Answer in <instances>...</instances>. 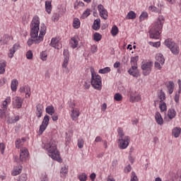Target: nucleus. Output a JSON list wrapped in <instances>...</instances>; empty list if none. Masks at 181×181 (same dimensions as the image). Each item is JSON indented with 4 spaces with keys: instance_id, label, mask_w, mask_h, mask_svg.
<instances>
[{
    "instance_id": "nucleus-1",
    "label": "nucleus",
    "mask_w": 181,
    "mask_h": 181,
    "mask_svg": "<svg viewBox=\"0 0 181 181\" xmlns=\"http://www.w3.org/2000/svg\"><path fill=\"white\" fill-rule=\"evenodd\" d=\"M40 19L35 16L30 23V36L36 43H40L43 40V36L46 35V25L42 23L40 28Z\"/></svg>"
},
{
    "instance_id": "nucleus-2",
    "label": "nucleus",
    "mask_w": 181,
    "mask_h": 181,
    "mask_svg": "<svg viewBox=\"0 0 181 181\" xmlns=\"http://www.w3.org/2000/svg\"><path fill=\"white\" fill-rule=\"evenodd\" d=\"M44 148L47 151L49 158H52L54 160H57V162H59V163L63 162L62 157H60V153L57 150V143H56V141L51 139L45 144Z\"/></svg>"
},
{
    "instance_id": "nucleus-3",
    "label": "nucleus",
    "mask_w": 181,
    "mask_h": 181,
    "mask_svg": "<svg viewBox=\"0 0 181 181\" xmlns=\"http://www.w3.org/2000/svg\"><path fill=\"white\" fill-rule=\"evenodd\" d=\"M163 23H165V17L159 16L149 31L151 39H159L160 37V30L163 28Z\"/></svg>"
},
{
    "instance_id": "nucleus-4",
    "label": "nucleus",
    "mask_w": 181,
    "mask_h": 181,
    "mask_svg": "<svg viewBox=\"0 0 181 181\" xmlns=\"http://www.w3.org/2000/svg\"><path fill=\"white\" fill-rule=\"evenodd\" d=\"M117 144L119 149H127L129 146V142H131V137H129V136H125V133H124V129H122V128L121 127H119L117 129Z\"/></svg>"
},
{
    "instance_id": "nucleus-5",
    "label": "nucleus",
    "mask_w": 181,
    "mask_h": 181,
    "mask_svg": "<svg viewBox=\"0 0 181 181\" xmlns=\"http://www.w3.org/2000/svg\"><path fill=\"white\" fill-rule=\"evenodd\" d=\"M91 73V86L95 90H101V87L103 86V83L101 81V76L100 75H97L95 71H94V69H90Z\"/></svg>"
},
{
    "instance_id": "nucleus-6",
    "label": "nucleus",
    "mask_w": 181,
    "mask_h": 181,
    "mask_svg": "<svg viewBox=\"0 0 181 181\" xmlns=\"http://www.w3.org/2000/svg\"><path fill=\"white\" fill-rule=\"evenodd\" d=\"M28 156H29L28 148H23L20 150V158L18 156H15L14 159L17 163H21V162H26Z\"/></svg>"
},
{
    "instance_id": "nucleus-7",
    "label": "nucleus",
    "mask_w": 181,
    "mask_h": 181,
    "mask_svg": "<svg viewBox=\"0 0 181 181\" xmlns=\"http://www.w3.org/2000/svg\"><path fill=\"white\" fill-rule=\"evenodd\" d=\"M153 64L151 62H143L141 63V70L143 71L144 76H149L152 71Z\"/></svg>"
},
{
    "instance_id": "nucleus-8",
    "label": "nucleus",
    "mask_w": 181,
    "mask_h": 181,
    "mask_svg": "<svg viewBox=\"0 0 181 181\" xmlns=\"http://www.w3.org/2000/svg\"><path fill=\"white\" fill-rule=\"evenodd\" d=\"M49 122H50V117H49V115H46L44 117L42 124L40 126V129H39L40 135H42V134H43V132L46 131V128H47Z\"/></svg>"
},
{
    "instance_id": "nucleus-9",
    "label": "nucleus",
    "mask_w": 181,
    "mask_h": 181,
    "mask_svg": "<svg viewBox=\"0 0 181 181\" xmlns=\"http://www.w3.org/2000/svg\"><path fill=\"white\" fill-rule=\"evenodd\" d=\"M69 60H70V54L69 52V49H64V61L62 63L63 69H66V70H69V68H67V66H69Z\"/></svg>"
},
{
    "instance_id": "nucleus-10",
    "label": "nucleus",
    "mask_w": 181,
    "mask_h": 181,
    "mask_svg": "<svg viewBox=\"0 0 181 181\" xmlns=\"http://www.w3.org/2000/svg\"><path fill=\"white\" fill-rule=\"evenodd\" d=\"M23 104V99L22 98L16 96L13 98V108H22Z\"/></svg>"
},
{
    "instance_id": "nucleus-11",
    "label": "nucleus",
    "mask_w": 181,
    "mask_h": 181,
    "mask_svg": "<svg viewBox=\"0 0 181 181\" xmlns=\"http://www.w3.org/2000/svg\"><path fill=\"white\" fill-rule=\"evenodd\" d=\"M98 10L100 13V16L103 19H108V11L104 8V6L99 4L98 6Z\"/></svg>"
},
{
    "instance_id": "nucleus-12",
    "label": "nucleus",
    "mask_w": 181,
    "mask_h": 181,
    "mask_svg": "<svg viewBox=\"0 0 181 181\" xmlns=\"http://www.w3.org/2000/svg\"><path fill=\"white\" fill-rule=\"evenodd\" d=\"M141 100H142L141 95L137 94L136 92L130 93L129 95L130 103H139Z\"/></svg>"
},
{
    "instance_id": "nucleus-13",
    "label": "nucleus",
    "mask_w": 181,
    "mask_h": 181,
    "mask_svg": "<svg viewBox=\"0 0 181 181\" xmlns=\"http://www.w3.org/2000/svg\"><path fill=\"white\" fill-rule=\"evenodd\" d=\"M128 73L130 76H133V77H138V76H139L138 66H132V67L128 70Z\"/></svg>"
},
{
    "instance_id": "nucleus-14",
    "label": "nucleus",
    "mask_w": 181,
    "mask_h": 181,
    "mask_svg": "<svg viewBox=\"0 0 181 181\" xmlns=\"http://www.w3.org/2000/svg\"><path fill=\"white\" fill-rule=\"evenodd\" d=\"M50 46L52 47H54V49H62V43L59 42V40L57 38H52L51 40Z\"/></svg>"
},
{
    "instance_id": "nucleus-15",
    "label": "nucleus",
    "mask_w": 181,
    "mask_h": 181,
    "mask_svg": "<svg viewBox=\"0 0 181 181\" xmlns=\"http://www.w3.org/2000/svg\"><path fill=\"white\" fill-rule=\"evenodd\" d=\"M78 117H80V110L78 109H73L71 111V117L73 121H77L78 119Z\"/></svg>"
},
{
    "instance_id": "nucleus-16",
    "label": "nucleus",
    "mask_w": 181,
    "mask_h": 181,
    "mask_svg": "<svg viewBox=\"0 0 181 181\" xmlns=\"http://www.w3.org/2000/svg\"><path fill=\"white\" fill-rule=\"evenodd\" d=\"M168 117H166L167 121H172L175 117H176V110L175 109H169L168 111Z\"/></svg>"
},
{
    "instance_id": "nucleus-17",
    "label": "nucleus",
    "mask_w": 181,
    "mask_h": 181,
    "mask_svg": "<svg viewBox=\"0 0 181 181\" xmlns=\"http://www.w3.org/2000/svg\"><path fill=\"white\" fill-rule=\"evenodd\" d=\"M155 119L156 122L158 125H163V118L162 117V115H160V112H156L155 114Z\"/></svg>"
},
{
    "instance_id": "nucleus-18",
    "label": "nucleus",
    "mask_w": 181,
    "mask_h": 181,
    "mask_svg": "<svg viewBox=\"0 0 181 181\" xmlns=\"http://www.w3.org/2000/svg\"><path fill=\"white\" fill-rule=\"evenodd\" d=\"M78 40H79L78 35H75L71 39L70 43L73 49H76V47L78 46Z\"/></svg>"
},
{
    "instance_id": "nucleus-19",
    "label": "nucleus",
    "mask_w": 181,
    "mask_h": 181,
    "mask_svg": "<svg viewBox=\"0 0 181 181\" xmlns=\"http://www.w3.org/2000/svg\"><path fill=\"white\" fill-rule=\"evenodd\" d=\"M18 49H19V45L15 44L13 47L9 50L8 57L10 59H12V57H13V54H15V52H16V50H18Z\"/></svg>"
},
{
    "instance_id": "nucleus-20",
    "label": "nucleus",
    "mask_w": 181,
    "mask_h": 181,
    "mask_svg": "<svg viewBox=\"0 0 181 181\" xmlns=\"http://www.w3.org/2000/svg\"><path fill=\"white\" fill-rule=\"evenodd\" d=\"M11 97H6V99L3 101L2 105H1V108L2 110H7L8 109V106L9 105V104H11Z\"/></svg>"
},
{
    "instance_id": "nucleus-21",
    "label": "nucleus",
    "mask_w": 181,
    "mask_h": 181,
    "mask_svg": "<svg viewBox=\"0 0 181 181\" xmlns=\"http://www.w3.org/2000/svg\"><path fill=\"white\" fill-rule=\"evenodd\" d=\"M36 108H37L36 115L37 118H41L42 115L43 114V106H42V105L40 104H38L37 105Z\"/></svg>"
},
{
    "instance_id": "nucleus-22",
    "label": "nucleus",
    "mask_w": 181,
    "mask_h": 181,
    "mask_svg": "<svg viewBox=\"0 0 181 181\" xmlns=\"http://www.w3.org/2000/svg\"><path fill=\"white\" fill-rule=\"evenodd\" d=\"M173 136H175V138H179L181 134V128L180 127H174L172 131Z\"/></svg>"
},
{
    "instance_id": "nucleus-23",
    "label": "nucleus",
    "mask_w": 181,
    "mask_h": 181,
    "mask_svg": "<svg viewBox=\"0 0 181 181\" xmlns=\"http://www.w3.org/2000/svg\"><path fill=\"white\" fill-rule=\"evenodd\" d=\"M25 141H26L25 139H17L16 141V148L17 149H19L23 146V144H25Z\"/></svg>"
},
{
    "instance_id": "nucleus-24",
    "label": "nucleus",
    "mask_w": 181,
    "mask_h": 181,
    "mask_svg": "<svg viewBox=\"0 0 181 181\" xmlns=\"http://www.w3.org/2000/svg\"><path fill=\"white\" fill-rule=\"evenodd\" d=\"M19 119H20V117L18 115L14 116L13 117H11L8 116L7 117L6 121L8 124H15V122H18V121H19Z\"/></svg>"
},
{
    "instance_id": "nucleus-25",
    "label": "nucleus",
    "mask_w": 181,
    "mask_h": 181,
    "mask_svg": "<svg viewBox=\"0 0 181 181\" xmlns=\"http://www.w3.org/2000/svg\"><path fill=\"white\" fill-rule=\"evenodd\" d=\"M100 26H101V21L100 19H96L94 21L92 28L94 30H98Z\"/></svg>"
},
{
    "instance_id": "nucleus-26",
    "label": "nucleus",
    "mask_w": 181,
    "mask_h": 181,
    "mask_svg": "<svg viewBox=\"0 0 181 181\" xmlns=\"http://www.w3.org/2000/svg\"><path fill=\"white\" fill-rule=\"evenodd\" d=\"M156 62L160 63V64H165V58L162 54H157L156 56Z\"/></svg>"
},
{
    "instance_id": "nucleus-27",
    "label": "nucleus",
    "mask_w": 181,
    "mask_h": 181,
    "mask_svg": "<svg viewBox=\"0 0 181 181\" xmlns=\"http://www.w3.org/2000/svg\"><path fill=\"white\" fill-rule=\"evenodd\" d=\"M22 173V167H16L13 168L11 175L12 176H18Z\"/></svg>"
},
{
    "instance_id": "nucleus-28",
    "label": "nucleus",
    "mask_w": 181,
    "mask_h": 181,
    "mask_svg": "<svg viewBox=\"0 0 181 181\" xmlns=\"http://www.w3.org/2000/svg\"><path fill=\"white\" fill-rule=\"evenodd\" d=\"M6 67V62L5 60L0 61V74L5 73V69Z\"/></svg>"
},
{
    "instance_id": "nucleus-29",
    "label": "nucleus",
    "mask_w": 181,
    "mask_h": 181,
    "mask_svg": "<svg viewBox=\"0 0 181 181\" xmlns=\"http://www.w3.org/2000/svg\"><path fill=\"white\" fill-rule=\"evenodd\" d=\"M167 88L169 94H173V90H175V83L173 81H169L168 84L167 85Z\"/></svg>"
},
{
    "instance_id": "nucleus-30",
    "label": "nucleus",
    "mask_w": 181,
    "mask_h": 181,
    "mask_svg": "<svg viewBox=\"0 0 181 181\" xmlns=\"http://www.w3.org/2000/svg\"><path fill=\"white\" fill-rule=\"evenodd\" d=\"M45 111L48 115H53L55 112L54 107L53 105H49L46 107Z\"/></svg>"
},
{
    "instance_id": "nucleus-31",
    "label": "nucleus",
    "mask_w": 181,
    "mask_h": 181,
    "mask_svg": "<svg viewBox=\"0 0 181 181\" xmlns=\"http://www.w3.org/2000/svg\"><path fill=\"white\" fill-rule=\"evenodd\" d=\"M18 84H19V82L16 79H13L11 81V88L12 91H16V90H18Z\"/></svg>"
},
{
    "instance_id": "nucleus-32",
    "label": "nucleus",
    "mask_w": 181,
    "mask_h": 181,
    "mask_svg": "<svg viewBox=\"0 0 181 181\" xmlns=\"http://www.w3.org/2000/svg\"><path fill=\"white\" fill-rule=\"evenodd\" d=\"M8 117H9V112L5 111L4 109H0V118H6L8 119Z\"/></svg>"
},
{
    "instance_id": "nucleus-33",
    "label": "nucleus",
    "mask_w": 181,
    "mask_h": 181,
    "mask_svg": "<svg viewBox=\"0 0 181 181\" xmlns=\"http://www.w3.org/2000/svg\"><path fill=\"white\" fill-rule=\"evenodd\" d=\"M159 108L161 112H166L168 111V106L165 102H160Z\"/></svg>"
},
{
    "instance_id": "nucleus-34",
    "label": "nucleus",
    "mask_w": 181,
    "mask_h": 181,
    "mask_svg": "<svg viewBox=\"0 0 181 181\" xmlns=\"http://www.w3.org/2000/svg\"><path fill=\"white\" fill-rule=\"evenodd\" d=\"M45 9L47 13H50L52 12V1H45Z\"/></svg>"
},
{
    "instance_id": "nucleus-35",
    "label": "nucleus",
    "mask_w": 181,
    "mask_h": 181,
    "mask_svg": "<svg viewBox=\"0 0 181 181\" xmlns=\"http://www.w3.org/2000/svg\"><path fill=\"white\" fill-rule=\"evenodd\" d=\"M170 49L173 54H179V47H177L176 43H174V45Z\"/></svg>"
},
{
    "instance_id": "nucleus-36",
    "label": "nucleus",
    "mask_w": 181,
    "mask_h": 181,
    "mask_svg": "<svg viewBox=\"0 0 181 181\" xmlns=\"http://www.w3.org/2000/svg\"><path fill=\"white\" fill-rule=\"evenodd\" d=\"M138 60H139V57H132L130 61L131 66H138Z\"/></svg>"
},
{
    "instance_id": "nucleus-37",
    "label": "nucleus",
    "mask_w": 181,
    "mask_h": 181,
    "mask_svg": "<svg viewBox=\"0 0 181 181\" xmlns=\"http://www.w3.org/2000/svg\"><path fill=\"white\" fill-rule=\"evenodd\" d=\"M9 40H11V37L8 35H4L0 42H1L2 45H6Z\"/></svg>"
},
{
    "instance_id": "nucleus-38",
    "label": "nucleus",
    "mask_w": 181,
    "mask_h": 181,
    "mask_svg": "<svg viewBox=\"0 0 181 181\" xmlns=\"http://www.w3.org/2000/svg\"><path fill=\"white\" fill-rule=\"evenodd\" d=\"M165 45L166 47H168V49H170L173 45H175V42L172 40V39L168 38L165 40Z\"/></svg>"
},
{
    "instance_id": "nucleus-39",
    "label": "nucleus",
    "mask_w": 181,
    "mask_h": 181,
    "mask_svg": "<svg viewBox=\"0 0 181 181\" xmlns=\"http://www.w3.org/2000/svg\"><path fill=\"white\" fill-rule=\"evenodd\" d=\"M158 97L160 100V103H163V101H165V100L166 99V96H165V93H163L162 90H160L158 93Z\"/></svg>"
},
{
    "instance_id": "nucleus-40",
    "label": "nucleus",
    "mask_w": 181,
    "mask_h": 181,
    "mask_svg": "<svg viewBox=\"0 0 181 181\" xmlns=\"http://www.w3.org/2000/svg\"><path fill=\"white\" fill-rule=\"evenodd\" d=\"M73 26L74 29H78L80 28V19L75 18L73 21Z\"/></svg>"
},
{
    "instance_id": "nucleus-41",
    "label": "nucleus",
    "mask_w": 181,
    "mask_h": 181,
    "mask_svg": "<svg viewBox=\"0 0 181 181\" xmlns=\"http://www.w3.org/2000/svg\"><path fill=\"white\" fill-rule=\"evenodd\" d=\"M110 71H111V68L107 66L100 69L98 73H100V74H107V73H110Z\"/></svg>"
},
{
    "instance_id": "nucleus-42",
    "label": "nucleus",
    "mask_w": 181,
    "mask_h": 181,
    "mask_svg": "<svg viewBox=\"0 0 181 181\" xmlns=\"http://www.w3.org/2000/svg\"><path fill=\"white\" fill-rule=\"evenodd\" d=\"M67 175V168L66 166L62 167L60 170V176L61 177H66Z\"/></svg>"
},
{
    "instance_id": "nucleus-43",
    "label": "nucleus",
    "mask_w": 181,
    "mask_h": 181,
    "mask_svg": "<svg viewBox=\"0 0 181 181\" xmlns=\"http://www.w3.org/2000/svg\"><path fill=\"white\" fill-rule=\"evenodd\" d=\"M103 36L101 35V34L98 33H95L93 35V40H95V42H100V40H101Z\"/></svg>"
},
{
    "instance_id": "nucleus-44",
    "label": "nucleus",
    "mask_w": 181,
    "mask_h": 181,
    "mask_svg": "<svg viewBox=\"0 0 181 181\" xmlns=\"http://www.w3.org/2000/svg\"><path fill=\"white\" fill-rule=\"evenodd\" d=\"M127 19H135L136 18V13L134 11H129L127 16Z\"/></svg>"
},
{
    "instance_id": "nucleus-45",
    "label": "nucleus",
    "mask_w": 181,
    "mask_h": 181,
    "mask_svg": "<svg viewBox=\"0 0 181 181\" xmlns=\"http://www.w3.org/2000/svg\"><path fill=\"white\" fill-rule=\"evenodd\" d=\"M111 34L112 36H117V35H118V27H117V25H114L112 28Z\"/></svg>"
},
{
    "instance_id": "nucleus-46",
    "label": "nucleus",
    "mask_w": 181,
    "mask_h": 181,
    "mask_svg": "<svg viewBox=\"0 0 181 181\" xmlns=\"http://www.w3.org/2000/svg\"><path fill=\"white\" fill-rule=\"evenodd\" d=\"M78 179L80 181H86L87 180V175L86 173H82L78 175Z\"/></svg>"
},
{
    "instance_id": "nucleus-47",
    "label": "nucleus",
    "mask_w": 181,
    "mask_h": 181,
    "mask_svg": "<svg viewBox=\"0 0 181 181\" xmlns=\"http://www.w3.org/2000/svg\"><path fill=\"white\" fill-rule=\"evenodd\" d=\"M122 95L120 93H115L114 95V100H115V101H122Z\"/></svg>"
},
{
    "instance_id": "nucleus-48",
    "label": "nucleus",
    "mask_w": 181,
    "mask_h": 181,
    "mask_svg": "<svg viewBox=\"0 0 181 181\" xmlns=\"http://www.w3.org/2000/svg\"><path fill=\"white\" fill-rule=\"evenodd\" d=\"M146 18H148V13L145 11L142 12L139 16L140 21H145Z\"/></svg>"
},
{
    "instance_id": "nucleus-49",
    "label": "nucleus",
    "mask_w": 181,
    "mask_h": 181,
    "mask_svg": "<svg viewBox=\"0 0 181 181\" xmlns=\"http://www.w3.org/2000/svg\"><path fill=\"white\" fill-rule=\"evenodd\" d=\"M88 16H90V9H87L83 13L81 16V19H86V18H88Z\"/></svg>"
},
{
    "instance_id": "nucleus-50",
    "label": "nucleus",
    "mask_w": 181,
    "mask_h": 181,
    "mask_svg": "<svg viewBox=\"0 0 181 181\" xmlns=\"http://www.w3.org/2000/svg\"><path fill=\"white\" fill-rule=\"evenodd\" d=\"M84 146V140L83 139L78 140V148L81 149Z\"/></svg>"
},
{
    "instance_id": "nucleus-51",
    "label": "nucleus",
    "mask_w": 181,
    "mask_h": 181,
    "mask_svg": "<svg viewBox=\"0 0 181 181\" xmlns=\"http://www.w3.org/2000/svg\"><path fill=\"white\" fill-rule=\"evenodd\" d=\"M24 93H25L26 98H28V97H30V87L25 86V90Z\"/></svg>"
},
{
    "instance_id": "nucleus-52",
    "label": "nucleus",
    "mask_w": 181,
    "mask_h": 181,
    "mask_svg": "<svg viewBox=\"0 0 181 181\" xmlns=\"http://www.w3.org/2000/svg\"><path fill=\"white\" fill-rule=\"evenodd\" d=\"M148 10L150 11V12H156V13L159 12V9H158V8L155 7V6H150L148 7Z\"/></svg>"
},
{
    "instance_id": "nucleus-53",
    "label": "nucleus",
    "mask_w": 181,
    "mask_h": 181,
    "mask_svg": "<svg viewBox=\"0 0 181 181\" xmlns=\"http://www.w3.org/2000/svg\"><path fill=\"white\" fill-rule=\"evenodd\" d=\"M47 58V54L46 53V52H42L40 54L41 60H43L45 62L46 61Z\"/></svg>"
},
{
    "instance_id": "nucleus-54",
    "label": "nucleus",
    "mask_w": 181,
    "mask_h": 181,
    "mask_svg": "<svg viewBox=\"0 0 181 181\" xmlns=\"http://www.w3.org/2000/svg\"><path fill=\"white\" fill-rule=\"evenodd\" d=\"M5 148H6L5 144L1 143V144H0V153H1V155H4V152H5Z\"/></svg>"
},
{
    "instance_id": "nucleus-55",
    "label": "nucleus",
    "mask_w": 181,
    "mask_h": 181,
    "mask_svg": "<svg viewBox=\"0 0 181 181\" xmlns=\"http://www.w3.org/2000/svg\"><path fill=\"white\" fill-rule=\"evenodd\" d=\"M26 57L27 59H28V60H32V59H33V53L32 52V51L29 50L26 53Z\"/></svg>"
},
{
    "instance_id": "nucleus-56",
    "label": "nucleus",
    "mask_w": 181,
    "mask_h": 181,
    "mask_svg": "<svg viewBox=\"0 0 181 181\" xmlns=\"http://www.w3.org/2000/svg\"><path fill=\"white\" fill-rule=\"evenodd\" d=\"M154 66L157 70H160L162 69V66H163V64H160V62H158L156 61Z\"/></svg>"
},
{
    "instance_id": "nucleus-57",
    "label": "nucleus",
    "mask_w": 181,
    "mask_h": 181,
    "mask_svg": "<svg viewBox=\"0 0 181 181\" xmlns=\"http://www.w3.org/2000/svg\"><path fill=\"white\" fill-rule=\"evenodd\" d=\"M130 181H138V177H136L135 172H132Z\"/></svg>"
},
{
    "instance_id": "nucleus-58",
    "label": "nucleus",
    "mask_w": 181,
    "mask_h": 181,
    "mask_svg": "<svg viewBox=\"0 0 181 181\" xmlns=\"http://www.w3.org/2000/svg\"><path fill=\"white\" fill-rule=\"evenodd\" d=\"M27 43H28V46H32V45H33V43L38 44L39 42H36V41L34 40V38L31 37V39L28 40Z\"/></svg>"
},
{
    "instance_id": "nucleus-59",
    "label": "nucleus",
    "mask_w": 181,
    "mask_h": 181,
    "mask_svg": "<svg viewBox=\"0 0 181 181\" xmlns=\"http://www.w3.org/2000/svg\"><path fill=\"white\" fill-rule=\"evenodd\" d=\"M150 45H152L153 47H160V42H149Z\"/></svg>"
},
{
    "instance_id": "nucleus-60",
    "label": "nucleus",
    "mask_w": 181,
    "mask_h": 181,
    "mask_svg": "<svg viewBox=\"0 0 181 181\" xmlns=\"http://www.w3.org/2000/svg\"><path fill=\"white\" fill-rule=\"evenodd\" d=\"M52 116V121H57L59 119V116L57 115V113H54Z\"/></svg>"
},
{
    "instance_id": "nucleus-61",
    "label": "nucleus",
    "mask_w": 181,
    "mask_h": 181,
    "mask_svg": "<svg viewBox=\"0 0 181 181\" xmlns=\"http://www.w3.org/2000/svg\"><path fill=\"white\" fill-rule=\"evenodd\" d=\"M132 168L129 165L124 168L125 173H129V172L132 170Z\"/></svg>"
},
{
    "instance_id": "nucleus-62",
    "label": "nucleus",
    "mask_w": 181,
    "mask_h": 181,
    "mask_svg": "<svg viewBox=\"0 0 181 181\" xmlns=\"http://www.w3.org/2000/svg\"><path fill=\"white\" fill-rule=\"evenodd\" d=\"M90 81H85V83H84V87H85V88H90Z\"/></svg>"
},
{
    "instance_id": "nucleus-63",
    "label": "nucleus",
    "mask_w": 181,
    "mask_h": 181,
    "mask_svg": "<svg viewBox=\"0 0 181 181\" xmlns=\"http://www.w3.org/2000/svg\"><path fill=\"white\" fill-rule=\"evenodd\" d=\"M5 83H6V78H3L1 80H0V87H2V86H4Z\"/></svg>"
},
{
    "instance_id": "nucleus-64",
    "label": "nucleus",
    "mask_w": 181,
    "mask_h": 181,
    "mask_svg": "<svg viewBox=\"0 0 181 181\" xmlns=\"http://www.w3.org/2000/svg\"><path fill=\"white\" fill-rule=\"evenodd\" d=\"M91 52H92V53H96V52H97V46L93 45L91 47Z\"/></svg>"
}]
</instances>
